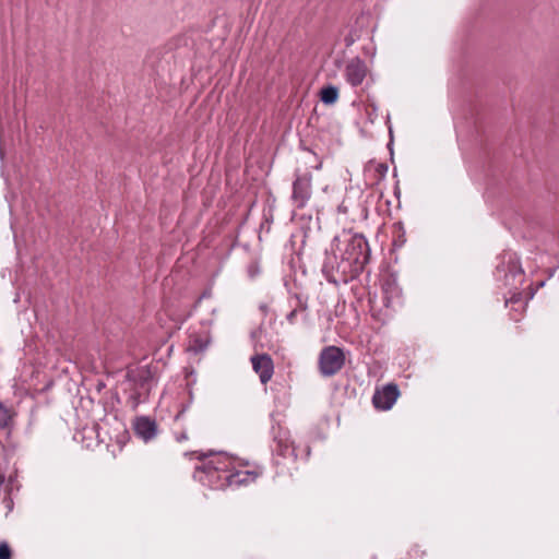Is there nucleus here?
Segmentation results:
<instances>
[{"instance_id":"f257e3e1","label":"nucleus","mask_w":559,"mask_h":559,"mask_svg":"<svg viewBox=\"0 0 559 559\" xmlns=\"http://www.w3.org/2000/svg\"><path fill=\"white\" fill-rule=\"evenodd\" d=\"M242 461L233 457L227 453L213 454L206 462L203 463L201 471L205 474V478L200 477V480L215 488L222 489L226 485H243L254 481L258 473L253 471H242Z\"/></svg>"},{"instance_id":"f03ea898","label":"nucleus","mask_w":559,"mask_h":559,"mask_svg":"<svg viewBox=\"0 0 559 559\" xmlns=\"http://www.w3.org/2000/svg\"><path fill=\"white\" fill-rule=\"evenodd\" d=\"M497 276L503 278L506 286H515L523 280V270L514 252H506L497 264Z\"/></svg>"},{"instance_id":"7ed1b4c3","label":"nucleus","mask_w":559,"mask_h":559,"mask_svg":"<svg viewBox=\"0 0 559 559\" xmlns=\"http://www.w3.org/2000/svg\"><path fill=\"white\" fill-rule=\"evenodd\" d=\"M345 361L344 353L336 346L322 349L319 357V369L323 376L330 377L338 372Z\"/></svg>"},{"instance_id":"20e7f679","label":"nucleus","mask_w":559,"mask_h":559,"mask_svg":"<svg viewBox=\"0 0 559 559\" xmlns=\"http://www.w3.org/2000/svg\"><path fill=\"white\" fill-rule=\"evenodd\" d=\"M369 73L366 62L359 58L349 60L344 70L346 82L352 86H359L362 84Z\"/></svg>"},{"instance_id":"39448f33","label":"nucleus","mask_w":559,"mask_h":559,"mask_svg":"<svg viewBox=\"0 0 559 559\" xmlns=\"http://www.w3.org/2000/svg\"><path fill=\"white\" fill-rule=\"evenodd\" d=\"M368 243L366 239L360 235L350 237L344 259L353 261L355 263H362L367 259Z\"/></svg>"},{"instance_id":"423d86ee","label":"nucleus","mask_w":559,"mask_h":559,"mask_svg":"<svg viewBox=\"0 0 559 559\" xmlns=\"http://www.w3.org/2000/svg\"><path fill=\"white\" fill-rule=\"evenodd\" d=\"M399 389L395 384H386L380 390H377L372 397V403L376 408L388 411L390 409L399 397Z\"/></svg>"},{"instance_id":"0eeeda50","label":"nucleus","mask_w":559,"mask_h":559,"mask_svg":"<svg viewBox=\"0 0 559 559\" xmlns=\"http://www.w3.org/2000/svg\"><path fill=\"white\" fill-rule=\"evenodd\" d=\"M252 369L259 376L260 381L267 383L274 372V364L267 354H258L251 357Z\"/></svg>"},{"instance_id":"6e6552de","label":"nucleus","mask_w":559,"mask_h":559,"mask_svg":"<svg viewBox=\"0 0 559 559\" xmlns=\"http://www.w3.org/2000/svg\"><path fill=\"white\" fill-rule=\"evenodd\" d=\"M311 193V180L308 177H299L293 186V198L302 207L309 200Z\"/></svg>"},{"instance_id":"1a4fd4ad","label":"nucleus","mask_w":559,"mask_h":559,"mask_svg":"<svg viewBox=\"0 0 559 559\" xmlns=\"http://www.w3.org/2000/svg\"><path fill=\"white\" fill-rule=\"evenodd\" d=\"M135 433L144 441H148L156 436V424L148 417H138L134 421Z\"/></svg>"},{"instance_id":"9d476101","label":"nucleus","mask_w":559,"mask_h":559,"mask_svg":"<svg viewBox=\"0 0 559 559\" xmlns=\"http://www.w3.org/2000/svg\"><path fill=\"white\" fill-rule=\"evenodd\" d=\"M210 343L209 336L191 335L188 349L193 353L203 352Z\"/></svg>"},{"instance_id":"9b49d317","label":"nucleus","mask_w":559,"mask_h":559,"mask_svg":"<svg viewBox=\"0 0 559 559\" xmlns=\"http://www.w3.org/2000/svg\"><path fill=\"white\" fill-rule=\"evenodd\" d=\"M320 99L326 105H332L338 99V88L335 86L323 87L320 92Z\"/></svg>"},{"instance_id":"f8f14e48","label":"nucleus","mask_w":559,"mask_h":559,"mask_svg":"<svg viewBox=\"0 0 559 559\" xmlns=\"http://www.w3.org/2000/svg\"><path fill=\"white\" fill-rule=\"evenodd\" d=\"M12 420L10 409L0 404V429L8 428Z\"/></svg>"},{"instance_id":"ddd939ff","label":"nucleus","mask_w":559,"mask_h":559,"mask_svg":"<svg viewBox=\"0 0 559 559\" xmlns=\"http://www.w3.org/2000/svg\"><path fill=\"white\" fill-rule=\"evenodd\" d=\"M0 559H11V550L7 544H0Z\"/></svg>"},{"instance_id":"4468645a","label":"nucleus","mask_w":559,"mask_h":559,"mask_svg":"<svg viewBox=\"0 0 559 559\" xmlns=\"http://www.w3.org/2000/svg\"><path fill=\"white\" fill-rule=\"evenodd\" d=\"M521 300H522L521 294L516 293V294H513L510 299H507L506 304L507 305H509L510 302L511 304H519V302H521Z\"/></svg>"},{"instance_id":"2eb2a0df","label":"nucleus","mask_w":559,"mask_h":559,"mask_svg":"<svg viewBox=\"0 0 559 559\" xmlns=\"http://www.w3.org/2000/svg\"><path fill=\"white\" fill-rule=\"evenodd\" d=\"M296 316H297V309H294V310H292V311L287 314L286 319H287V321H288L290 324H293V323H295Z\"/></svg>"},{"instance_id":"dca6fc26","label":"nucleus","mask_w":559,"mask_h":559,"mask_svg":"<svg viewBox=\"0 0 559 559\" xmlns=\"http://www.w3.org/2000/svg\"><path fill=\"white\" fill-rule=\"evenodd\" d=\"M4 481V476L0 473V486L3 484Z\"/></svg>"}]
</instances>
